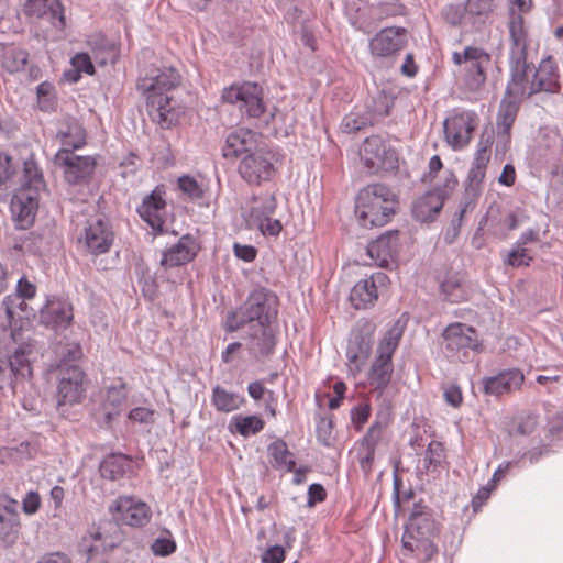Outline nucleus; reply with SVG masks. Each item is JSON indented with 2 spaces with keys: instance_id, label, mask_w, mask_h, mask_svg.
<instances>
[{
  "instance_id": "11",
  "label": "nucleus",
  "mask_w": 563,
  "mask_h": 563,
  "mask_svg": "<svg viewBox=\"0 0 563 563\" xmlns=\"http://www.w3.org/2000/svg\"><path fill=\"white\" fill-rule=\"evenodd\" d=\"M55 164L62 168L65 180L70 185L88 181L96 167L92 156L76 155L69 148H60L56 153Z\"/></svg>"
},
{
  "instance_id": "33",
  "label": "nucleus",
  "mask_w": 563,
  "mask_h": 563,
  "mask_svg": "<svg viewBox=\"0 0 563 563\" xmlns=\"http://www.w3.org/2000/svg\"><path fill=\"white\" fill-rule=\"evenodd\" d=\"M275 346V338L269 325H257L250 334V353L258 358L271 354Z\"/></svg>"
},
{
  "instance_id": "44",
  "label": "nucleus",
  "mask_w": 563,
  "mask_h": 563,
  "mask_svg": "<svg viewBox=\"0 0 563 563\" xmlns=\"http://www.w3.org/2000/svg\"><path fill=\"white\" fill-rule=\"evenodd\" d=\"M464 8V16L471 24L487 18L494 8V0H467Z\"/></svg>"
},
{
  "instance_id": "13",
  "label": "nucleus",
  "mask_w": 563,
  "mask_h": 563,
  "mask_svg": "<svg viewBox=\"0 0 563 563\" xmlns=\"http://www.w3.org/2000/svg\"><path fill=\"white\" fill-rule=\"evenodd\" d=\"M85 373L77 365L59 368L57 406L75 405L85 397Z\"/></svg>"
},
{
  "instance_id": "63",
  "label": "nucleus",
  "mask_w": 563,
  "mask_h": 563,
  "mask_svg": "<svg viewBox=\"0 0 563 563\" xmlns=\"http://www.w3.org/2000/svg\"><path fill=\"white\" fill-rule=\"evenodd\" d=\"M36 294V287L34 284L29 282L25 277H21L18 280L16 292L14 296H20V298L32 299Z\"/></svg>"
},
{
  "instance_id": "62",
  "label": "nucleus",
  "mask_w": 563,
  "mask_h": 563,
  "mask_svg": "<svg viewBox=\"0 0 563 563\" xmlns=\"http://www.w3.org/2000/svg\"><path fill=\"white\" fill-rule=\"evenodd\" d=\"M445 18L453 25L470 23L468 18L464 16V8L459 5L448 7Z\"/></svg>"
},
{
  "instance_id": "9",
  "label": "nucleus",
  "mask_w": 563,
  "mask_h": 563,
  "mask_svg": "<svg viewBox=\"0 0 563 563\" xmlns=\"http://www.w3.org/2000/svg\"><path fill=\"white\" fill-rule=\"evenodd\" d=\"M222 99L224 102L238 104L251 118H258L264 112L263 90L254 82L232 85L223 90Z\"/></svg>"
},
{
  "instance_id": "21",
  "label": "nucleus",
  "mask_w": 563,
  "mask_h": 563,
  "mask_svg": "<svg viewBox=\"0 0 563 563\" xmlns=\"http://www.w3.org/2000/svg\"><path fill=\"white\" fill-rule=\"evenodd\" d=\"M199 251V244L190 234L183 235L176 244L163 252L161 266L165 269L191 262Z\"/></svg>"
},
{
  "instance_id": "38",
  "label": "nucleus",
  "mask_w": 563,
  "mask_h": 563,
  "mask_svg": "<svg viewBox=\"0 0 563 563\" xmlns=\"http://www.w3.org/2000/svg\"><path fill=\"white\" fill-rule=\"evenodd\" d=\"M178 188L186 195L188 198L196 200L205 197L206 192L209 189L208 180L201 176H189L184 175L178 178Z\"/></svg>"
},
{
  "instance_id": "40",
  "label": "nucleus",
  "mask_w": 563,
  "mask_h": 563,
  "mask_svg": "<svg viewBox=\"0 0 563 563\" xmlns=\"http://www.w3.org/2000/svg\"><path fill=\"white\" fill-rule=\"evenodd\" d=\"M369 344L363 339L351 341L346 351L349 368L351 372L358 373L368 357Z\"/></svg>"
},
{
  "instance_id": "32",
  "label": "nucleus",
  "mask_w": 563,
  "mask_h": 563,
  "mask_svg": "<svg viewBox=\"0 0 563 563\" xmlns=\"http://www.w3.org/2000/svg\"><path fill=\"white\" fill-rule=\"evenodd\" d=\"M57 136L62 142V148H69L71 152L86 144V131L75 119L63 121L58 128Z\"/></svg>"
},
{
  "instance_id": "30",
  "label": "nucleus",
  "mask_w": 563,
  "mask_h": 563,
  "mask_svg": "<svg viewBox=\"0 0 563 563\" xmlns=\"http://www.w3.org/2000/svg\"><path fill=\"white\" fill-rule=\"evenodd\" d=\"M113 547V542L104 538L99 531L89 532L81 543L82 551L86 552L87 563H106V554Z\"/></svg>"
},
{
  "instance_id": "49",
  "label": "nucleus",
  "mask_w": 563,
  "mask_h": 563,
  "mask_svg": "<svg viewBox=\"0 0 563 563\" xmlns=\"http://www.w3.org/2000/svg\"><path fill=\"white\" fill-rule=\"evenodd\" d=\"M444 450L440 442H431L426 450L423 457V468L427 473L435 472L444 459Z\"/></svg>"
},
{
  "instance_id": "26",
  "label": "nucleus",
  "mask_w": 563,
  "mask_h": 563,
  "mask_svg": "<svg viewBox=\"0 0 563 563\" xmlns=\"http://www.w3.org/2000/svg\"><path fill=\"white\" fill-rule=\"evenodd\" d=\"M533 92L556 93L560 90L559 73L552 57L541 60L532 75Z\"/></svg>"
},
{
  "instance_id": "12",
  "label": "nucleus",
  "mask_w": 563,
  "mask_h": 563,
  "mask_svg": "<svg viewBox=\"0 0 563 563\" xmlns=\"http://www.w3.org/2000/svg\"><path fill=\"white\" fill-rule=\"evenodd\" d=\"M278 298L266 288H256L247 297L243 305L246 319L250 322L257 321V325H269L277 316Z\"/></svg>"
},
{
  "instance_id": "8",
  "label": "nucleus",
  "mask_w": 563,
  "mask_h": 563,
  "mask_svg": "<svg viewBox=\"0 0 563 563\" xmlns=\"http://www.w3.org/2000/svg\"><path fill=\"white\" fill-rule=\"evenodd\" d=\"M478 124V115L474 111L454 110L444 121V134L448 144L454 150L464 148L472 139Z\"/></svg>"
},
{
  "instance_id": "4",
  "label": "nucleus",
  "mask_w": 563,
  "mask_h": 563,
  "mask_svg": "<svg viewBox=\"0 0 563 563\" xmlns=\"http://www.w3.org/2000/svg\"><path fill=\"white\" fill-rule=\"evenodd\" d=\"M33 345L23 343L14 350L9 360H0V390L9 388L13 395L24 393L31 385V356Z\"/></svg>"
},
{
  "instance_id": "46",
  "label": "nucleus",
  "mask_w": 563,
  "mask_h": 563,
  "mask_svg": "<svg viewBox=\"0 0 563 563\" xmlns=\"http://www.w3.org/2000/svg\"><path fill=\"white\" fill-rule=\"evenodd\" d=\"M58 0H26L24 3V13L27 16L41 18L47 12L55 16L59 11Z\"/></svg>"
},
{
  "instance_id": "36",
  "label": "nucleus",
  "mask_w": 563,
  "mask_h": 563,
  "mask_svg": "<svg viewBox=\"0 0 563 563\" xmlns=\"http://www.w3.org/2000/svg\"><path fill=\"white\" fill-rule=\"evenodd\" d=\"M19 503L5 494H0V527L8 532H16L20 527Z\"/></svg>"
},
{
  "instance_id": "48",
  "label": "nucleus",
  "mask_w": 563,
  "mask_h": 563,
  "mask_svg": "<svg viewBox=\"0 0 563 563\" xmlns=\"http://www.w3.org/2000/svg\"><path fill=\"white\" fill-rule=\"evenodd\" d=\"M71 65L74 70L65 73L66 78L76 82L80 78V73H85L87 75H92L95 73V67L91 62V57L87 53H78L71 58Z\"/></svg>"
},
{
  "instance_id": "59",
  "label": "nucleus",
  "mask_w": 563,
  "mask_h": 563,
  "mask_svg": "<svg viewBox=\"0 0 563 563\" xmlns=\"http://www.w3.org/2000/svg\"><path fill=\"white\" fill-rule=\"evenodd\" d=\"M369 415L371 407L368 404H361L351 410V419L358 429L368 420Z\"/></svg>"
},
{
  "instance_id": "15",
  "label": "nucleus",
  "mask_w": 563,
  "mask_h": 563,
  "mask_svg": "<svg viewBox=\"0 0 563 563\" xmlns=\"http://www.w3.org/2000/svg\"><path fill=\"white\" fill-rule=\"evenodd\" d=\"M364 164L372 170L390 169L398 162L397 153L377 135L367 137L361 148Z\"/></svg>"
},
{
  "instance_id": "20",
  "label": "nucleus",
  "mask_w": 563,
  "mask_h": 563,
  "mask_svg": "<svg viewBox=\"0 0 563 563\" xmlns=\"http://www.w3.org/2000/svg\"><path fill=\"white\" fill-rule=\"evenodd\" d=\"M38 207V194L34 190L19 188L11 199V213L20 229L29 228L35 218Z\"/></svg>"
},
{
  "instance_id": "47",
  "label": "nucleus",
  "mask_w": 563,
  "mask_h": 563,
  "mask_svg": "<svg viewBox=\"0 0 563 563\" xmlns=\"http://www.w3.org/2000/svg\"><path fill=\"white\" fill-rule=\"evenodd\" d=\"M232 424L243 437L256 434L264 428L263 420L257 416H235L232 419Z\"/></svg>"
},
{
  "instance_id": "39",
  "label": "nucleus",
  "mask_w": 563,
  "mask_h": 563,
  "mask_svg": "<svg viewBox=\"0 0 563 563\" xmlns=\"http://www.w3.org/2000/svg\"><path fill=\"white\" fill-rule=\"evenodd\" d=\"M243 401L244 398L241 395L228 391L220 386H216L212 390V404L218 411L231 412L239 409Z\"/></svg>"
},
{
  "instance_id": "55",
  "label": "nucleus",
  "mask_w": 563,
  "mask_h": 563,
  "mask_svg": "<svg viewBox=\"0 0 563 563\" xmlns=\"http://www.w3.org/2000/svg\"><path fill=\"white\" fill-rule=\"evenodd\" d=\"M247 322L250 321L246 319V313L243 306H241L238 310L228 313L224 328L227 331L233 332L242 328Z\"/></svg>"
},
{
  "instance_id": "37",
  "label": "nucleus",
  "mask_w": 563,
  "mask_h": 563,
  "mask_svg": "<svg viewBox=\"0 0 563 563\" xmlns=\"http://www.w3.org/2000/svg\"><path fill=\"white\" fill-rule=\"evenodd\" d=\"M130 467V460L124 454H110L100 463L99 471L103 478L117 481L124 476Z\"/></svg>"
},
{
  "instance_id": "23",
  "label": "nucleus",
  "mask_w": 563,
  "mask_h": 563,
  "mask_svg": "<svg viewBox=\"0 0 563 563\" xmlns=\"http://www.w3.org/2000/svg\"><path fill=\"white\" fill-rule=\"evenodd\" d=\"M525 380L522 372L510 368L499 372L495 376L483 379V389L486 395L495 397L518 390Z\"/></svg>"
},
{
  "instance_id": "28",
  "label": "nucleus",
  "mask_w": 563,
  "mask_h": 563,
  "mask_svg": "<svg viewBox=\"0 0 563 563\" xmlns=\"http://www.w3.org/2000/svg\"><path fill=\"white\" fill-rule=\"evenodd\" d=\"M402 547L410 552H417L424 560H430L437 552L433 542L420 533L415 520H411L402 536Z\"/></svg>"
},
{
  "instance_id": "56",
  "label": "nucleus",
  "mask_w": 563,
  "mask_h": 563,
  "mask_svg": "<svg viewBox=\"0 0 563 563\" xmlns=\"http://www.w3.org/2000/svg\"><path fill=\"white\" fill-rule=\"evenodd\" d=\"M442 292L451 302H459L464 298V294L460 283L456 279H446L441 285Z\"/></svg>"
},
{
  "instance_id": "52",
  "label": "nucleus",
  "mask_w": 563,
  "mask_h": 563,
  "mask_svg": "<svg viewBox=\"0 0 563 563\" xmlns=\"http://www.w3.org/2000/svg\"><path fill=\"white\" fill-rule=\"evenodd\" d=\"M369 123L367 117L357 113H350L344 117L341 129L345 133H355Z\"/></svg>"
},
{
  "instance_id": "24",
  "label": "nucleus",
  "mask_w": 563,
  "mask_h": 563,
  "mask_svg": "<svg viewBox=\"0 0 563 563\" xmlns=\"http://www.w3.org/2000/svg\"><path fill=\"white\" fill-rule=\"evenodd\" d=\"M398 245V231H388L368 244L367 254L378 266L388 267L395 261Z\"/></svg>"
},
{
  "instance_id": "18",
  "label": "nucleus",
  "mask_w": 563,
  "mask_h": 563,
  "mask_svg": "<svg viewBox=\"0 0 563 563\" xmlns=\"http://www.w3.org/2000/svg\"><path fill=\"white\" fill-rule=\"evenodd\" d=\"M443 344L451 356H466L468 350L477 347L476 332L464 323H452L443 332Z\"/></svg>"
},
{
  "instance_id": "31",
  "label": "nucleus",
  "mask_w": 563,
  "mask_h": 563,
  "mask_svg": "<svg viewBox=\"0 0 563 563\" xmlns=\"http://www.w3.org/2000/svg\"><path fill=\"white\" fill-rule=\"evenodd\" d=\"M509 35L511 41L509 58L528 57V34L520 14L510 15Z\"/></svg>"
},
{
  "instance_id": "51",
  "label": "nucleus",
  "mask_w": 563,
  "mask_h": 563,
  "mask_svg": "<svg viewBox=\"0 0 563 563\" xmlns=\"http://www.w3.org/2000/svg\"><path fill=\"white\" fill-rule=\"evenodd\" d=\"M486 170L470 168L465 183V192L470 198H477L483 189Z\"/></svg>"
},
{
  "instance_id": "35",
  "label": "nucleus",
  "mask_w": 563,
  "mask_h": 563,
  "mask_svg": "<svg viewBox=\"0 0 563 563\" xmlns=\"http://www.w3.org/2000/svg\"><path fill=\"white\" fill-rule=\"evenodd\" d=\"M518 100L512 98H504L500 102L498 117H497V129L498 136L505 139V142H509L510 130L516 120L518 112Z\"/></svg>"
},
{
  "instance_id": "34",
  "label": "nucleus",
  "mask_w": 563,
  "mask_h": 563,
  "mask_svg": "<svg viewBox=\"0 0 563 563\" xmlns=\"http://www.w3.org/2000/svg\"><path fill=\"white\" fill-rule=\"evenodd\" d=\"M0 60L4 71L11 75L19 74L25 70L29 53L18 46L7 45L2 48Z\"/></svg>"
},
{
  "instance_id": "58",
  "label": "nucleus",
  "mask_w": 563,
  "mask_h": 563,
  "mask_svg": "<svg viewBox=\"0 0 563 563\" xmlns=\"http://www.w3.org/2000/svg\"><path fill=\"white\" fill-rule=\"evenodd\" d=\"M151 549L154 554L166 556L175 551L176 544L168 538H158L153 542Z\"/></svg>"
},
{
  "instance_id": "1",
  "label": "nucleus",
  "mask_w": 563,
  "mask_h": 563,
  "mask_svg": "<svg viewBox=\"0 0 563 563\" xmlns=\"http://www.w3.org/2000/svg\"><path fill=\"white\" fill-rule=\"evenodd\" d=\"M180 82L175 68H164L155 76H146L137 82L139 90L146 98L150 117L162 128H169L175 121L174 107L169 92Z\"/></svg>"
},
{
  "instance_id": "16",
  "label": "nucleus",
  "mask_w": 563,
  "mask_h": 563,
  "mask_svg": "<svg viewBox=\"0 0 563 563\" xmlns=\"http://www.w3.org/2000/svg\"><path fill=\"white\" fill-rule=\"evenodd\" d=\"M110 511L117 521L132 527H142L150 521V507L131 496H121L110 506Z\"/></svg>"
},
{
  "instance_id": "6",
  "label": "nucleus",
  "mask_w": 563,
  "mask_h": 563,
  "mask_svg": "<svg viewBox=\"0 0 563 563\" xmlns=\"http://www.w3.org/2000/svg\"><path fill=\"white\" fill-rule=\"evenodd\" d=\"M278 163L279 155L275 150L256 148L241 159L239 174L247 184L261 185L273 179Z\"/></svg>"
},
{
  "instance_id": "53",
  "label": "nucleus",
  "mask_w": 563,
  "mask_h": 563,
  "mask_svg": "<svg viewBox=\"0 0 563 563\" xmlns=\"http://www.w3.org/2000/svg\"><path fill=\"white\" fill-rule=\"evenodd\" d=\"M531 261L532 256L529 254L527 247L516 246H512L511 251L507 255V258L505 260V262L512 267L528 266Z\"/></svg>"
},
{
  "instance_id": "7",
  "label": "nucleus",
  "mask_w": 563,
  "mask_h": 563,
  "mask_svg": "<svg viewBox=\"0 0 563 563\" xmlns=\"http://www.w3.org/2000/svg\"><path fill=\"white\" fill-rule=\"evenodd\" d=\"M277 210V200L274 194L264 192L254 196L251 200L247 223L251 228H257L264 235L276 236L283 225L274 216Z\"/></svg>"
},
{
  "instance_id": "17",
  "label": "nucleus",
  "mask_w": 563,
  "mask_h": 563,
  "mask_svg": "<svg viewBox=\"0 0 563 563\" xmlns=\"http://www.w3.org/2000/svg\"><path fill=\"white\" fill-rule=\"evenodd\" d=\"M510 79L506 88V96L515 100L529 98L534 95L532 76L528 57L509 58Z\"/></svg>"
},
{
  "instance_id": "5",
  "label": "nucleus",
  "mask_w": 563,
  "mask_h": 563,
  "mask_svg": "<svg viewBox=\"0 0 563 563\" xmlns=\"http://www.w3.org/2000/svg\"><path fill=\"white\" fill-rule=\"evenodd\" d=\"M402 328L394 324L384 335L377 347V355L368 372L369 385L379 390V394L388 386L393 374V355L402 336Z\"/></svg>"
},
{
  "instance_id": "64",
  "label": "nucleus",
  "mask_w": 563,
  "mask_h": 563,
  "mask_svg": "<svg viewBox=\"0 0 563 563\" xmlns=\"http://www.w3.org/2000/svg\"><path fill=\"white\" fill-rule=\"evenodd\" d=\"M285 559L284 548L274 545L268 548L262 555L263 563H282Z\"/></svg>"
},
{
  "instance_id": "14",
  "label": "nucleus",
  "mask_w": 563,
  "mask_h": 563,
  "mask_svg": "<svg viewBox=\"0 0 563 563\" xmlns=\"http://www.w3.org/2000/svg\"><path fill=\"white\" fill-rule=\"evenodd\" d=\"M408 42L407 31L399 26L380 30L369 41V52L375 58H393L405 48Z\"/></svg>"
},
{
  "instance_id": "60",
  "label": "nucleus",
  "mask_w": 563,
  "mask_h": 563,
  "mask_svg": "<svg viewBox=\"0 0 563 563\" xmlns=\"http://www.w3.org/2000/svg\"><path fill=\"white\" fill-rule=\"evenodd\" d=\"M233 252L239 260L247 263L254 261L257 254V251L254 246L240 243L233 244Z\"/></svg>"
},
{
  "instance_id": "2",
  "label": "nucleus",
  "mask_w": 563,
  "mask_h": 563,
  "mask_svg": "<svg viewBox=\"0 0 563 563\" xmlns=\"http://www.w3.org/2000/svg\"><path fill=\"white\" fill-rule=\"evenodd\" d=\"M396 195L383 184H372L360 190L355 216L361 227L372 229L386 224L396 209Z\"/></svg>"
},
{
  "instance_id": "42",
  "label": "nucleus",
  "mask_w": 563,
  "mask_h": 563,
  "mask_svg": "<svg viewBox=\"0 0 563 563\" xmlns=\"http://www.w3.org/2000/svg\"><path fill=\"white\" fill-rule=\"evenodd\" d=\"M125 400L126 393L122 385L111 386L108 388L103 404V409L108 420H111L114 416H117L120 412Z\"/></svg>"
},
{
  "instance_id": "50",
  "label": "nucleus",
  "mask_w": 563,
  "mask_h": 563,
  "mask_svg": "<svg viewBox=\"0 0 563 563\" xmlns=\"http://www.w3.org/2000/svg\"><path fill=\"white\" fill-rule=\"evenodd\" d=\"M99 45L97 47L93 46L92 42L89 41V44L91 45L92 47V52H93V58L95 60L100 64V65H104L107 64L108 62H113L115 55H117V51H115V47L113 44L107 42L103 37H97L95 40V44H98Z\"/></svg>"
},
{
  "instance_id": "22",
  "label": "nucleus",
  "mask_w": 563,
  "mask_h": 563,
  "mask_svg": "<svg viewBox=\"0 0 563 563\" xmlns=\"http://www.w3.org/2000/svg\"><path fill=\"white\" fill-rule=\"evenodd\" d=\"M140 217L155 231L163 233L166 216V202L161 191L153 190L148 196L144 197L142 203L137 208Z\"/></svg>"
},
{
  "instance_id": "19",
  "label": "nucleus",
  "mask_w": 563,
  "mask_h": 563,
  "mask_svg": "<svg viewBox=\"0 0 563 563\" xmlns=\"http://www.w3.org/2000/svg\"><path fill=\"white\" fill-rule=\"evenodd\" d=\"M388 283V276L383 272L374 273L368 278L360 280L351 290L352 305L356 309L372 306L377 300L379 291L385 289Z\"/></svg>"
},
{
  "instance_id": "25",
  "label": "nucleus",
  "mask_w": 563,
  "mask_h": 563,
  "mask_svg": "<svg viewBox=\"0 0 563 563\" xmlns=\"http://www.w3.org/2000/svg\"><path fill=\"white\" fill-rule=\"evenodd\" d=\"M70 302L62 298H53L41 310V321L53 329H65L73 320Z\"/></svg>"
},
{
  "instance_id": "57",
  "label": "nucleus",
  "mask_w": 563,
  "mask_h": 563,
  "mask_svg": "<svg viewBox=\"0 0 563 563\" xmlns=\"http://www.w3.org/2000/svg\"><path fill=\"white\" fill-rule=\"evenodd\" d=\"M489 137L484 142L481 140L479 147L476 151L475 157L472 162L471 168L486 170L487 164L489 163L490 155L488 152Z\"/></svg>"
},
{
  "instance_id": "61",
  "label": "nucleus",
  "mask_w": 563,
  "mask_h": 563,
  "mask_svg": "<svg viewBox=\"0 0 563 563\" xmlns=\"http://www.w3.org/2000/svg\"><path fill=\"white\" fill-rule=\"evenodd\" d=\"M129 419L140 423H152L154 421V411L148 408L137 407L130 411Z\"/></svg>"
},
{
  "instance_id": "3",
  "label": "nucleus",
  "mask_w": 563,
  "mask_h": 563,
  "mask_svg": "<svg viewBox=\"0 0 563 563\" xmlns=\"http://www.w3.org/2000/svg\"><path fill=\"white\" fill-rule=\"evenodd\" d=\"M452 60L457 66V76L463 87L471 92L481 91L486 82V69L492 58L483 48L467 46L463 52H453Z\"/></svg>"
},
{
  "instance_id": "45",
  "label": "nucleus",
  "mask_w": 563,
  "mask_h": 563,
  "mask_svg": "<svg viewBox=\"0 0 563 563\" xmlns=\"http://www.w3.org/2000/svg\"><path fill=\"white\" fill-rule=\"evenodd\" d=\"M26 299L20 298V296L9 295L3 300V307L5 309L7 317L11 322L19 319H29L32 311L27 310Z\"/></svg>"
},
{
  "instance_id": "41",
  "label": "nucleus",
  "mask_w": 563,
  "mask_h": 563,
  "mask_svg": "<svg viewBox=\"0 0 563 563\" xmlns=\"http://www.w3.org/2000/svg\"><path fill=\"white\" fill-rule=\"evenodd\" d=\"M268 452L274 461L276 468L291 472L295 467V460L292 453L288 450L287 444L283 440L274 441L268 446Z\"/></svg>"
},
{
  "instance_id": "10",
  "label": "nucleus",
  "mask_w": 563,
  "mask_h": 563,
  "mask_svg": "<svg viewBox=\"0 0 563 563\" xmlns=\"http://www.w3.org/2000/svg\"><path fill=\"white\" fill-rule=\"evenodd\" d=\"M113 240V230L102 217L88 219L78 238V242L92 255L108 253Z\"/></svg>"
},
{
  "instance_id": "27",
  "label": "nucleus",
  "mask_w": 563,
  "mask_h": 563,
  "mask_svg": "<svg viewBox=\"0 0 563 563\" xmlns=\"http://www.w3.org/2000/svg\"><path fill=\"white\" fill-rule=\"evenodd\" d=\"M257 134L250 129H238L228 134L225 140L224 156L238 157L256 150Z\"/></svg>"
},
{
  "instance_id": "54",
  "label": "nucleus",
  "mask_w": 563,
  "mask_h": 563,
  "mask_svg": "<svg viewBox=\"0 0 563 563\" xmlns=\"http://www.w3.org/2000/svg\"><path fill=\"white\" fill-rule=\"evenodd\" d=\"M385 426L386 423L375 421L364 435L362 440V448H369L375 450L382 439Z\"/></svg>"
},
{
  "instance_id": "29",
  "label": "nucleus",
  "mask_w": 563,
  "mask_h": 563,
  "mask_svg": "<svg viewBox=\"0 0 563 563\" xmlns=\"http://www.w3.org/2000/svg\"><path fill=\"white\" fill-rule=\"evenodd\" d=\"M444 202L443 192L434 189L419 197L412 208V213L418 221L424 222L432 220L438 214Z\"/></svg>"
},
{
  "instance_id": "43",
  "label": "nucleus",
  "mask_w": 563,
  "mask_h": 563,
  "mask_svg": "<svg viewBox=\"0 0 563 563\" xmlns=\"http://www.w3.org/2000/svg\"><path fill=\"white\" fill-rule=\"evenodd\" d=\"M44 187L45 184L43 175L37 164L33 159L25 161L23 168V183L20 188L34 190L35 194H38L42 189H44Z\"/></svg>"
}]
</instances>
